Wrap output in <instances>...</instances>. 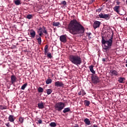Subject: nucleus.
Wrapping results in <instances>:
<instances>
[{
	"label": "nucleus",
	"instance_id": "obj_1",
	"mask_svg": "<svg viewBox=\"0 0 127 127\" xmlns=\"http://www.w3.org/2000/svg\"><path fill=\"white\" fill-rule=\"evenodd\" d=\"M67 30L73 35L85 32V28L76 19L71 20L67 25Z\"/></svg>",
	"mask_w": 127,
	"mask_h": 127
},
{
	"label": "nucleus",
	"instance_id": "obj_2",
	"mask_svg": "<svg viewBox=\"0 0 127 127\" xmlns=\"http://www.w3.org/2000/svg\"><path fill=\"white\" fill-rule=\"evenodd\" d=\"M101 43L104 45L103 47V52L109 53V51L112 48V45H113V36L108 40H105V37L102 36Z\"/></svg>",
	"mask_w": 127,
	"mask_h": 127
},
{
	"label": "nucleus",
	"instance_id": "obj_3",
	"mask_svg": "<svg viewBox=\"0 0 127 127\" xmlns=\"http://www.w3.org/2000/svg\"><path fill=\"white\" fill-rule=\"evenodd\" d=\"M69 60L72 64L78 66L82 63V59L81 57L77 55H71L69 56Z\"/></svg>",
	"mask_w": 127,
	"mask_h": 127
},
{
	"label": "nucleus",
	"instance_id": "obj_4",
	"mask_svg": "<svg viewBox=\"0 0 127 127\" xmlns=\"http://www.w3.org/2000/svg\"><path fill=\"white\" fill-rule=\"evenodd\" d=\"M55 110L58 112H61L64 108H65V103L64 102H58L54 106Z\"/></svg>",
	"mask_w": 127,
	"mask_h": 127
},
{
	"label": "nucleus",
	"instance_id": "obj_5",
	"mask_svg": "<svg viewBox=\"0 0 127 127\" xmlns=\"http://www.w3.org/2000/svg\"><path fill=\"white\" fill-rule=\"evenodd\" d=\"M39 32H42L43 33L46 34L45 35V38L48 37L49 36V34H48V32H47V28L45 27V26H43L42 27H40L39 28V31H38V33Z\"/></svg>",
	"mask_w": 127,
	"mask_h": 127
},
{
	"label": "nucleus",
	"instance_id": "obj_6",
	"mask_svg": "<svg viewBox=\"0 0 127 127\" xmlns=\"http://www.w3.org/2000/svg\"><path fill=\"white\" fill-rule=\"evenodd\" d=\"M91 82L93 84H98L100 83V78L97 75L92 74Z\"/></svg>",
	"mask_w": 127,
	"mask_h": 127
},
{
	"label": "nucleus",
	"instance_id": "obj_7",
	"mask_svg": "<svg viewBox=\"0 0 127 127\" xmlns=\"http://www.w3.org/2000/svg\"><path fill=\"white\" fill-rule=\"evenodd\" d=\"M98 16L100 17V18H104L105 19H106V20H109V19H110V17H111L110 14H103L102 13L99 14Z\"/></svg>",
	"mask_w": 127,
	"mask_h": 127
},
{
	"label": "nucleus",
	"instance_id": "obj_8",
	"mask_svg": "<svg viewBox=\"0 0 127 127\" xmlns=\"http://www.w3.org/2000/svg\"><path fill=\"white\" fill-rule=\"evenodd\" d=\"M66 35H63L60 37V40L63 43H66L67 42V37Z\"/></svg>",
	"mask_w": 127,
	"mask_h": 127
},
{
	"label": "nucleus",
	"instance_id": "obj_9",
	"mask_svg": "<svg viewBox=\"0 0 127 127\" xmlns=\"http://www.w3.org/2000/svg\"><path fill=\"white\" fill-rule=\"evenodd\" d=\"M109 74L110 76H118L119 75V72L115 69H111L110 70Z\"/></svg>",
	"mask_w": 127,
	"mask_h": 127
},
{
	"label": "nucleus",
	"instance_id": "obj_10",
	"mask_svg": "<svg viewBox=\"0 0 127 127\" xmlns=\"http://www.w3.org/2000/svg\"><path fill=\"white\" fill-rule=\"evenodd\" d=\"M55 87H64V83L62 81H56L55 82Z\"/></svg>",
	"mask_w": 127,
	"mask_h": 127
},
{
	"label": "nucleus",
	"instance_id": "obj_11",
	"mask_svg": "<svg viewBox=\"0 0 127 127\" xmlns=\"http://www.w3.org/2000/svg\"><path fill=\"white\" fill-rule=\"evenodd\" d=\"M100 25H101V22L99 21H95L93 23V28L96 29V28L100 27Z\"/></svg>",
	"mask_w": 127,
	"mask_h": 127
},
{
	"label": "nucleus",
	"instance_id": "obj_12",
	"mask_svg": "<svg viewBox=\"0 0 127 127\" xmlns=\"http://www.w3.org/2000/svg\"><path fill=\"white\" fill-rule=\"evenodd\" d=\"M30 34L32 38H34L35 37V35H36V33H35V31L33 29L30 30Z\"/></svg>",
	"mask_w": 127,
	"mask_h": 127
},
{
	"label": "nucleus",
	"instance_id": "obj_13",
	"mask_svg": "<svg viewBox=\"0 0 127 127\" xmlns=\"http://www.w3.org/2000/svg\"><path fill=\"white\" fill-rule=\"evenodd\" d=\"M16 82V77L13 75L11 76V83L13 84Z\"/></svg>",
	"mask_w": 127,
	"mask_h": 127
},
{
	"label": "nucleus",
	"instance_id": "obj_14",
	"mask_svg": "<svg viewBox=\"0 0 127 127\" xmlns=\"http://www.w3.org/2000/svg\"><path fill=\"white\" fill-rule=\"evenodd\" d=\"M120 7H121L120 6H115L113 9L117 13H120Z\"/></svg>",
	"mask_w": 127,
	"mask_h": 127
},
{
	"label": "nucleus",
	"instance_id": "obj_15",
	"mask_svg": "<svg viewBox=\"0 0 127 127\" xmlns=\"http://www.w3.org/2000/svg\"><path fill=\"white\" fill-rule=\"evenodd\" d=\"M84 122L85 123V125H86V126H90V125H91V121L88 118L85 119L84 120Z\"/></svg>",
	"mask_w": 127,
	"mask_h": 127
},
{
	"label": "nucleus",
	"instance_id": "obj_16",
	"mask_svg": "<svg viewBox=\"0 0 127 127\" xmlns=\"http://www.w3.org/2000/svg\"><path fill=\"white\" fill-rule=\"evenodd\" d=\"M38 108L41 109H44V103L42 102H41L40 103H38Z\"/></svg>",
	"mask_w": 127,
	"mask_h": 127
},
{
	"label": "nucleus",
	"instance_id": "obj_17",
	"mask_svg": "<svg viewBox=\"0 0 127 127\" xmlns=\"http://www.w3.org/2000/svg\"><path fill=\"white\" fill-rule=\"evenodd\" d=\"M89 70L90 71V72H91V73H92L93 74H96V71H95V70H94V66H93V65H90L89 66Z\"/></svg>",
	"mask_w": 127,
	"mask_h": 127
},
{
	"label": "nucleus",
	"instance_id": "obj_18",
	"mask_svg": "<svg viewBox=\"0 0 127 127\" xmlns=\"http://www.w3.org/2000/svg\"><path fill=\"white\" fill-rule=\"evenodd\" d=\"M53 26H57L58 27H60V26H61V24L59 22H54L53 23Z\"/></svg>",
	"mask_w": 127,
	"mask_h": 127
},
{
	"label": "nucleus",
	"instance_id": "obj_19",
	"mask_svg": "<svg viewBox=\"0 0 127 127\" xmlns=\"http://www.w3.org/2000/svg\"><path fill=\"white\" fill-rule=\"evenodd\" d=\"M78 94L79 96H81V95L84 96V95H86V92H85V90H84V89H81Z\"/></svg>",
	"mask_w": 127,
	"mask_h": 127
},
{
	"label": "nucleus",
	"instance_id": "obj_20",
	"mask_svg": "<svg viewBox=\"0 0 127 127\" xmlns=\"http://www.w3.org/2000/svg\"><path fill=\"white\" fill-rule=\"evenodd\" d=\"M124 81H126V78L125 77H120L119 78L118 82L119 83H124Z\"/></svg>",
	"mask_w": 127,
	"mask_h": 127
},
{
	"label": "nucleus",
	"instance_id": "obj_21",
	"mask_svg": "<svg viewBox=\"0 0 127 127\" xmlns=\"http://www.w3.org/2000/svg\"><path fill=\"white\" fill-rule=\"evenodd\" d=\"M70 108L67 107L64 109V110L63 111V113H64V114H66V113H68L70 112Z\"/></svg>",
	"mask_w": 127,
	"mask_h": 127
},
{
	"label": "nucleus",
	"instance_id": "obj_22",
	"mask_svg": "<svg viewBox=\"0 0 127 127\" xmlns=\"http://www.w3.org/2000/svg\"><path fill=\"white\" fill-rule=\"evenodd\" d=\"M8 120L11 123H13V122H14V118H13V116L9 115Z\"/></svg>",
	"mask_w": 127,
	"mask_h": 127
},
{
	"label": "nucleus",
	"instance_id": "obj_23",
	"mask_svg": "<svg viewBox=\"0 0 127 127\" xmlns=\"http://www.w3.org/2000/svg\"><path fill=\"white\" fill-rule=\"evenodd\" d=\"M21 1L20 0H15L14 1V2L16 5H19V4H21Z\"/></svg>",
	"mask_w": 127,
	"mask_h": 127
},
{
	"label": "nucleus",
	"instance_id": "obj_24",
	"mask_svg": "<svg viewBox=\"0 0 127 127\" xmlns=\"http://www.w3.org/2000/svg\"><path fill=\"white\" fill-rule=\"evenodd\" d=\"M37 37H39V38H38ZM36 38L37 40H38L39 44H40V45L41 44V42H42L41 37H38V35H36Z\"/></svg>",
	"mask_w": 127,
	"mask_h": 127
},
{
	"label": "nucleus",
	"instance_id": "obj_25",
	"mask_svg": "<svg viewBox=\"0 0 127 127\" xmlns=\"http://www.w3.org/2000/svg\"><path fill=\"white\" fill-rule=\"evenodd\" d=\"M52 83V79L51 78H48L46 81V84L47 85H49V84H51Z\"/></svg>",
	"mask_w": 127,
	"mask_h": 127
},
{
	"label": "nucleus",
	"instance_id": "obj_26",
	"mask_svg": "<svg viewBox=\"0 0 127 127\" xmlns=\"http://www.w3.org/2000/svg\"><path fill=\"white\" fill-rule=\"evenodd\" d=\"M44 50H45V55H46V54H47V53H48V45H46L45 46Z\"/></svg>",
	"mask_w": 127,
	"mask_h": 127
},
{
	"label": "nucleus",
	"instance_id": "obj_27",
	"mask_svg": "<svg viewBox=\"0 0 127 127\" xmlns=\"http://www.w3.org/2000/svg\"><path fill=\"white\" fill-rule=\"evenodd\" d=\"M7 109V106H3V105H0V110H6Z\"/></svg>",
	"mask_w": 127,
	"mask_h": 127
},
{
	"label": "nucleus",
	"instance_id": "obj_28",
	"mask_svg": "<svg viewBox=\"0 0 127 127\" xmlns=\"http://www.w3.org/2000/svg\"><path fill=\"white\" fill-rule=\"evenodd\" d=\"M47 95H50L52 93V90L51 89H48L46 90Z\"/></svg>",
	"mask_w": 127,
	"mask_h": 127
},
{
	"label": "nucleus",
	"instance_id": "obj_29",
	"mask_svg": "<svg viewBox=\"0 0 127 127\" xmlns=\"http://www.w3.org/2000/svg\"><path fill=\"white\" fill-rule=\"evenodd\" d=\"M50 126L51 127H56L57 125L55 122H52L50 124Z\"/></svg>",
	"mask_w": 127,
	"mask_h": 127
},
{
	"label": "nucleus",
	"instance_id": "obj_30",
	"mask_svg": "<svg viewBox=\"0 0 127 127\" xmlns=\"http://www.w3.org/2000/svg\"><path fill=\"white\" fill-rule=\"evenodd\" d=\"M84 103H85V106H86L87 107H89V106H90V101L85 100Z\"/></svg>",
	"mask_w": 127,
	"mask_h": 127
},
{
	"label": "nucleus",
	"instance_id": "obj_31",
	"mask_svg": "<svg viewBox=\"0 0 127 127\" xmlns=\"http://www.w3.org/2000/svg\"><path fill=\"white\" fill-rule=\"evenodd\" d=\"M27 86V83H26L24 84L22 86V87H21V90H24V89H25V88H26V86Z\"/></svg>",
	"mask_w": 127,
	"mask_h": 127
},
{
	"label": "nucleus",
	"instance_id": "obj_32",
	"mask_svg": "<svg viewBox=\"0 0 127 127\" xmlns=\"http://www.w3.org/2000/svg\"><path fill=\"white\" fill-rule=\"evenodd\" d=\"M38 91L39 93H43V88L41 87H39L38 89Z\"/></svg>",
	"mask_w": 127,
	"mask_h": 127
},
{
	"label": "nucleus",
	"instance_id": "obj_33",
	"mask_svg": "<svg viewBox=\"0 0 127 127\" xmlns=\"http://www.w3.org/2000/svg\"><path fill=\"white\" fill-rule=\"evenodd\" d=\"M24 121V118L20 117L19 118V122H20V123L21 124H22V123H23Z\"/></svg>",
	"mask_w": 127,
	"mask_h": 127
},
{
	"label": "nucleus",
	"instance_id": "obj_34",
	"mask_svg": "<svg viewBox=\"0 0 127 127\" xmlns=\"http://www.w3.org/2000/svg\"><path fill=\"white\" fill-rule=\"evenodd\" d=\"M27 18H28V19H31L32 18V15H31V14L27 15Z\"/></svg>",
	"mask_w": 127,
	"mask_h": 127
},
{
	"label": "nucleus",
	"instance_id": "obj_35",
	"mask_svg": "<svg viewBox=\"0 0 127 127\" xmlns=\"http://www.w3.org/2000/svg\"><path fill=\"white\" fill-rule=\"evenodd\" d=\"M103 62H107V61H109V58H103L102 59Z\"/></svg>",
	"mask_w": 127,
	"mask_h": 127
},
{
	"label": "nucleus",
	"instance_id": "obj_36",
	"mask_svg": "<svg viewBox=\"0 0 127 127\" xmlns=\"http://www.w3.org/2000/svg\"><path fill=\"white\" fill-rule=\"evenodd\" d=\"M102 10V8H99L96 10V12H101V11Z\"/></svg>",
	"mask_w": 127,
	"mask_h": 127
},
{
	"label": "nucleus",
	"instance_id": "obj_37",
	"mask_svg": "<svg viewBox=\"0 0 127 127\" xmlns=\"http://www.w3.org/2000/svg\"><path fill=\"white\" fill-rule=\"evenodd\" d=\"M47 56L49 58H52V56H51V53H50L47 54Z\"/></svg>",
	"mask_w": 127,
	"mask_h": 127
},
{
	"label": "nucleus",
	"instance_id": "obj_38",
	"mask_svg": "<svg viewBox=\"0 0 127 127\" xmlns=\"http://www.w3.org/2000/svg\"><path fill=\"white\" fill-rule=\"evenodd\" d=\"M61 3L62 4H64V5H66V4H67V3L65 0L63 1Z\"/></svg>",
	"mask_w": 127,
	"mask_h": 127
},
{
	"label": "nucleus",
	"instance_id": "obj_39",
	"mask_svg": "<svg viewBox=\"0 0 127 127\" xmlns=\"http://www.w3.org/2000/svg\"><path fill=\"white\" fill-rule=\"evenodd\" d=\"M38 124H42V120L41 119H39L37 121Z\"/></svg>",
	"mask_w": 127,
	"mask_h": 127
},
{
	"label": "nucleus",
	"instance_id": "obj_40",
	"mask_svg": "<svg viewBox=\"0 0 127 127\" xmlns=\"http://www.w3.org/2000/svg\"><path fill=\"white\" fill-rule=\"evenodd\" d=\"M39 36H40V37H41V36H42V35H43V33H42V31L40 32V33L39 34Z\"/></svg>",
	"mask_w": 127,
	"mask_h": 127
},
{
	"label": "nucleus",
	"instance_id": "obj_41",
	"mask_svg": "<svg viewBox=\"0 0 127 127\" xmlns=\"http://www.w3.org/2000/svg\"><path fill=\"white\" fill-rule=\"evenodd\" d=\"M5 125L6 127H10V125L9 124V123L5 124Z\"/></svg>",
	"mask_w": 127,
	"mask_h": 127
},
{
	"label": "nucleus",
	"instance_id": "obj_42",
	"mask_svg": "<svg viewBox=\"0 0 127 127\" xmlns=\"http://www.w3.org/2000/svg\"><path fill=\"white\" fill-rule=\"evenodd\" d=\"M87 34L89 38H91V37H90V35H91L92 34L91 33H87Z\"/></svg>",
	"mask_w": 127,
	"mask_h": 127
},
{
	"label": "nucleus",
	"instance_id": "obj_43",
	"mask_svg": "<svg viewBox=\"0 0 127 127\" xmlns=\"http://www.w3.org/2000/svg\"><path fill=\"white\" fill-rule=\"evenodd\" d=\"M116 3H117V5H120V3H121V2H120L119 1H117Z\"/></svg>",
	"mask_w": 127,
	"mask_h": 127
},
{
	"label": "nucleus",
	"instance_id": "obj_44",
	"mask_svg": "<svg viewBox=\"0 0 127 127\" xmlns=\"http://www.w3.org/2000/svg\"><path fill=\"white\" fill-rule=\"evenodd\" d=\"M73 127H79V125H78V124H76Z\"/></svg>",
	"mask_w": 127,
	"mask_h": 127
},
{
	"label": "nucleus",
	"instance_id": "obj_45",
	"mask_svg": "<svg viewBox=\"0 0 127 127\" xmlns=\"http://www.w3.org/2000/svg\"><path fill=\"white\" fill-rule=\"evenodd\" d=\"M39 37H40L39 36H38V37H37V38H39Z\"/></svg>",
	"mask_w": 127,
	"mask_h": 127
},
{
	"label": "nucleus",
	"instance_id": "obj_46",
	"mask_svg": "<svg viewBox=\"0 0 127 127\" xmlns=\"http://www.w3.org/2000/svg\"><path fill=\"white\" fill-rule=\"evenodd\" d=\"M126 67H127V64H126Z\"/></svg>",
	"mask_w": 127,
	"mask_h": 127
},
{
	"label": "nucleus",
	"instance_id": "obj_47",
	"mask_svg": "<svg viewBox=\"0 0 127 127\" xmlns=\"http://www.w3.org/2000/svg\"><path fill=\"white\" fill-rule=\"evenodd\" d=\"M126 3H127V0H126Z\"/></svg>",
	"mask_w": 127,
	"mask_h": 127
}]
</instances>
